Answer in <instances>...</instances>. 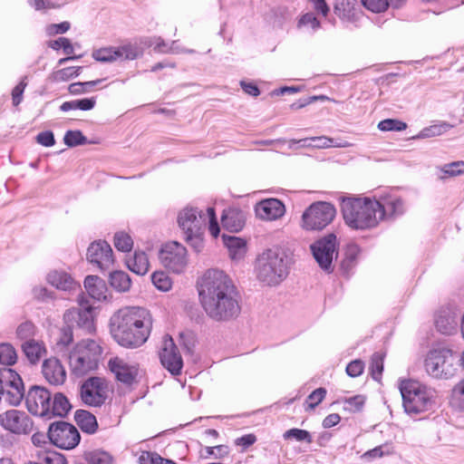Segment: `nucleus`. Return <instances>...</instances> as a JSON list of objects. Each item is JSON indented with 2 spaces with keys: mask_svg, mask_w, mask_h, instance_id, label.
Here are the masks:
<instances>
[{
  "mask_svg": "<svg viewBox=\"0 0 464 464\" xmlns=\"http://www.w3.org/2000/svg\"><path fill=\"white\" fill-rule=\"evenodd\" d=\"M283 438L285 440H295L296 441H306L308 443H311L313 440L311 434L307 430L296 428L286 430L283 434Z\"/></svg>",
  "mask_w": 464,
  "mask_h": 464,
  "instance_id": "obj_48",
  "label": "nucleus"
},
{
  "mask_svg": "<svg viewBox=\"0 0 464 464\" xmlns=\"http://www.w3.org/2000/svg\"><path fill=\"white\" fill-rule=\"evenodd\" d=\"M0 426L14 434H28L34 423L25 411L13 409L0 413Z\"/></svg>",
  "mask_w": 464,
  "mask_h": 464,
  "instance_id": "obj_15",
  "label": "nucleus"
},
{
  "mask_svg": "<svg viewBox=\"0 0 464 464\" xmlns=\"http://www.w3.org/2000/svg\"><path fill=\"white\" fill-rule=\"evenodd\" d=\"M335 217L336 208L332 203L316 201L304 211L301 227L308 231H320L330 225Z\"/></svg>",
  "mask_w": 464,
  "mask_h": 464,
  "instance_id": "obj_8",
  "label": "nucleus"
},
{
  "mask_svg": "<svg viewBox=\"0 0 464 464\" xmlns=\"http://www.w3.org/2000/svg\"><path fill=\"white\" fill-rule=\"evenodd\" d=\"M92 56L94 60L102 63H111L118 60L116 47H103L94 50Z\"/></svg>",
  "mask_w": 464,
  "mask_h": 464,
  "instance_id": "obj_38",
  "label": "nucleus"
},
{
  "mask_svg": "<svg viewBox=\"0 0 464 464\" xmlns=\"http://www.w3.org/2000/svg\"><path fill=\"white\" fill-rule=\"evenodd\" d=\"M208 222V231L213 237L219 235L215 209L208 208L204 213L198 208L187 206L177 215V223L181 230L184 241L196 252L200 253L205 247V230Z\"/></svg>",
  "mask_w": 464,
  "mask_h": 464,
  "instance_id": "obj_3",
  "label": "nucleus"
},
{
  "mask_svg": "<svg viewBox=\"0 0 464 464\" xmlns=\"http://www.w3.org/2000/svg\"><path fill=\"white\" fill-rule=\"evenodd\" d=\"M107 366L117 381L126 384H131L138 375L137 366L119 356L111 357Z\"/></svg>",
  "mask_w": 464,
  "mask_h": 464,
  "instance_id": "obj_20",
  "label": "nucleus"
},
{
  "mask_svg": "<svg viewBox=\"0 0 464 464\" xmlns=\"http://www.w3.org/2000/svg\"><path fill=\"white\" fill-rule=\"evenodd\" d=\"M440 170L443 174L440 176V179L461 175L464 173V161L458 160L444 164L442 167H440Z\"/></svg>",
  "mask_w": 464,
  "mask_h": 464,
  "instance_id": "obj_36",
  "label": "nucleus"
},
{
  "mask_svg": "<svg viewBox=\"0 0 464 464\" xmlns=\"http://www.w3.org/2000/svg\"><path fill=\"white\" fill-rule=\"evenodd\" d=\"M81 401L88 407H101L108 397V383L104 378L90 377L80 387Z\"/></svg>",
  "mask_w": 464,
  "mask_h": 464,
  "instance_id": "obj_12",
  "label": "nucleus"
},
{
  "mask_svg": "<svg viewBox=\"0 0 464 464\" xmlns=\"http://www.w3.org/2000/svg\"><path fill=\"white\" fill-rule=\"evenodd\" d=\"M82 67H66L53 72L51 79L53 82H66L80 74Z\"/></svg>",
  "mask_w": 464,
  "mask_h": 464,
  "instance_id": "obj_39",
  "label": "nucleus"
},
{
  "mask_svg": "<svg viewBox=\"0 0 464 464\" xmlns=\"http://www.w3.org/2000/svg\"><path fill=\"white\" fill-rule=\"evenodd\" d=\"M27 85L26 77L23 78L22 81L13 89L12 92V100L13 104L17 106L21 103L23 100V93Z\"/></svg>",
  "mask_w": 464,
  "mask_h": 464,
  "instance_id": "obj_59",
  "label": "nucleus"
},
{
  "mask_svg": "<svg viewBox=\"0 0 464 464\" xmlns=\"http://www.w3.org/2000/svg\"><path fill=\"white\" fill-rule=\"evenodd\" d=\"M449 128V125L446 123L440 125H432L427 128H424L417 136V138L424 139L430 138L435 136H440L443 134Z\"/></svg>",
  "mask_w": 464,
  "mask_h": 464,
  "instance_id": "obj_53",
  "label": "nucleus"
},
{
  "mask_svg": "<svg viewBox=\"0 0 464 464\" xmlns=\"http://www.w3.org/2000/svg\"><path fill=\"white\" fill-rule=\"evenodd\" d=\"M151 40L139 38L116 47L118 60H134L151 45Z\"/></svg>",
  "mask_w": 464,
  "mask_h": 464,
  "instance_id": "obj_23",
  "label": "nucleus"
},
{
  "mask_svg": "<svg viewBox=\"0 0 464 464\" xmlns=\"http://www.w3.org/2000/svg\"><path fill=\"white\" fill-rule=\"evenodd\" d=\"M257 280L269 286L280 285L288 276L289 263L285 253L278 248L264 250L256 258Z\"/></svg>",
  "mask_w": 464,
  "mask_h": 464,
  "instance_id": "obj_5",
  "label": "nucleus"
},
{
  "mask_svg": "<svg viewBox=\"0 0 464 464\" xmlns=\"http://www.w3.org/2000/svg\"><path fill=\"white\" fill-rule=\"evenodd\" d=\"M223 241L232 259L240 260L245 256L246 253V243L244 239L223 235Z\"/></svg>",
  "mask_w": 464,
  "mask_h": 464,
  "instance_id": "obj_29",
  "label": "nucleus"
},
{
  "mask_svg": "<svg viewBox=\"0 0 464 464\" xmlns=\"http://www.w3.org/2000/svg\"><path fill=\"white\" fill-rule=\"evenodd\" d=\"M17 354L14 346L10 343L0 344V363L13 365L16 362Z\"/></svg>",
  "mask_w": 464,
  "mask_h": 464,
  "instance_id": "obj_34",
  "label": "nucleus"
},
{
  "mask_svg": "<svg viewBox=\"0 0 464 464\" xmlns=\"http://www.w3.org/2000/svg\"><path fill=\"white\" fill-rule=\"evenodd\" d=\"M353 10L349 0H341L334 6V13L342 19H349L353 14Z\"/></svg>",
  "mask_w": 464,
  "mask_h": 464,
  "instance_id": "obj_52",
  "label": "nucleus"
},
{
  "mask_svg": "<svg viewBox=\"0 0 464 464\" xmlns=\"http://www.w3.org/2000/svg\"><path fill=\"white\" fill-rule=\"evenodd\" d=\"M376 200L380 204L378 209L380 221L396 218L406 211L404 200L395 194L383 193Z\"/></svg>",
  "mask_w": 464,
  "mask_h": 464,
  "instance_id": "obj_19",
  "label": "nucleus"
},
{
  "mask_svg": "<svg viewBox=\"0 0 464 464\" xmlns=\"http://www.w3.org/2000/svg\"><path fill=\"white\" fill-rule=\"evenodd\" d=\"M364 402V396L355 395L344 400L343 408L345 411H348L350 412H357L362 409Z\"/></svg>",
  "mask_w": 464,
  "mask_h": 464,
  "instance_id": "obj_50",
  "label": "nucleus"
},
{
  "mask_svg": "<svg viewBox=\"0 0 464 464\" xmlns=\"http://www.w3.org/2000/svg\"><path fill=\"white\" fill-rule=\"evenodd\" d=\"M372 379L379 382L383 371V355L380 353L372 354L370 365Z\"/></svg>",
  "mask_w": 464,
  "mask_h": 464,
  "instance_id": "obj_46",
  "label": "nucleus"
},
{
  "mask_svg": "<svg viewBox=\"0 0 464 464\" xmlns=\"http://www.w3.org/2000/svg\"><path fill=\"white\" fill-rule=\"evenodd\" d=\"M102 351L99 341L85 339L78 343L69 355L72 373L82 376L97 369Z\"/></svg>",
  "mask_w": 464,
  "mask_h": 464,
  "instance_id": "obj_7",
  "label": "nucleus"
},
{
  "mask_svg": "<svg viewBox=\"0 0 464 464\" xmlns=\"http://www.w3.org/2000/svg\"><path fill=\"white\" fill-rule=\"evenodd\" d=\"M109 282L111 286L118 292H127L131 285L129 275L123 271L111 273Z\"/></svg>",
  "mask_w": 464,
  "mask_h": 464,
  "instance_id": "obj_32",
  "label": "nucleus"
},
{
  "mask_svg": "<svg viewBox=\"0 0 464 464\" xmlns=\"http://www.w3.org/2000/svg\"><path fill=\"white\" fill-rule=\"evenodd\" d=\"M256 217L264 221H276L285 213V205L277 198H266L255 206Z\"/></svg>",
  "mask_w": 464,
  "mask_h": 464,
  "instance_id": "obj_21",
  "label": "nucleus"
},
{
  "mask_svg": "<svg viewBox=\"0 0 464 464\" xmlns=\"http://www.w3.org/2000/svg\"><path fill=\"white\" fill-rule=\"evenodd\" d=\"M27 410L34 415L47 416L51 411V393L41 386H33L25 397Z\"/></svg>",
  "mask_w": 464,
  "mask_h": 464,
  "instance_id": "obj_16",
  "label": "nucleus"
},
{
  "mask_svg": "<svg viewBox=\"0 0 464 464\" xmlns=\"http://www.w3.org/2000/svg\"><path fill=\"white\" fill-rule=\"evenodd\" d=\"M22 351L32 364H37L47 353L45 343L42 340L32 339L21 344Z\"/></svg>",
  "mask_w": 464,
  "mask_h": 464,
  "instance_id": "obj_25",
  "label": "nucleus"
},
{
  "mask_svg": "<svg viewBox=\"0 0 464 464\" xmlns=\"http://www.w3.org/2000/svg\"><path fill=\"white\" fill-rule=\"evenodd\" d=\"M200 304L216 322H227L241 312L240 295L232 279L218 269L207 270L197 283Z\"/></svg>",
  "mask_w": 464,
  "mask_h": 464,
  "instance_id": "obj_1",
  "label": "nucleus"
},
{
  "mask_svg": "<svg viewBox=\"0 0 464 464\" xmlns=\"http://www.w3.org/2000/svg\"><path fill=\"white\" fill-rule=\"evenodd\" d=\"M49 46L53 50H59L63 48L65 54H72L73 53V46L70 40L65 37H60L59 39L53 41L49 44Z\"/></svg>",
  "mask_w": 464,
  "mask_h": 464,
  "instance_id": "obj_57",
  "label": "nucleus"
},
{
  "mask_svg": "<svg viewBox=\"0 0 464 464\" xmlns=\"http://www.w3.org/2000/svg\"><path fill=\"white\" fill-rule=\"evenodd\" d=\"M424 365L427 373L437 379H449L455 372L453 354L447 348L430 351L426 356Z\"/></svg>",
  "mask_w": 464,
  "mask_h": 464,
  "instance_id": "obj_9",
  "label": "nucleus"
},
{
  "mask_svg": "<svg viewBox=\"0 0 464 464\" xmlns=\"http://www.w3.org/2000/svg\"><path fill=\"white\" fill-rule=\"evenodd\" d=\"M86 256L90 263L102 271L110 269L114 263L111 246L102 240L92 242L87 249Z\"/></svg>",
  "mask_w": 464,
  "mask_h": 464,
  "instance_id": "obj_18",
  "label": "nucleus"
},
{
  "mask_svg": "<svg viewBox=\"0 0 464 464\" xmlns=\"http://www.w3.org/2000/svg\"><path fill=\"white\" fill-rule=\"evenodd\" d=\"M161 364L172 374L179 375L183 367V360L173 339L165 335L160 351Z\"/></svg>",
  "mask_w": 464,
  "mask_h": 464,
  "instance_id": "obj_17",
  "label": "nucleus"
},
{
  "mask_svg": "<svg viewBox=\"0 0 464 464\" xmlns=\"http://www.w3.org/2000/svg\"><path fill=\"white\" fill-rule=\"evenodd\" d=\"M36 140L44 147H51L55 143L53 133L49 130L40 132L36 136Z\"/></svg>",
  "mask_w": 464,
  "mask_h": 464,
  "instance_id": "obj_60",
  "label": "nucleus"
},
{
  "mask_svg": "<svg viewBox=\"0 0 464 464\" xmlns=\"http://www.w3.org/2000/svg\"><path fill=\"white\" fill-rule=\"evenodd\" d=\"M311 140L314 149L344 148L348 146L347 143H336L334 139L326 136L311 137Z\"/></svg>",
  "mask_w": 464,
  "mask_h": 464,
  "instance_id": "obj_44",
  "label": "nucleus"
},
{
  "mask_svg": "<svg viewBox=\"0 0 464 464\" xmlns=\"http://www.w3.org/2000/svg\"><path fill=\"white\" fill-rule=\"evenodd\" d=\"M313 256L319 266L330 273L333 271V260L337 256V238L334 234H328L311 245Z\"/></svg>",
  "mask_w": 464,
  "mask_h": 464,
  "instance_id": "obj_14",
  "label": "nucleus"
},
{
  "mask_svg": "<svg viewBox=\"0 0 464 464\" xmlns=\"http://www.w3.org/2000/svg\"><path fill=\"white\" fill-rule=\"evenodd\" d=\"M402 406L407 414L416 416L432 409L435 392L414 380H403L399 384Z\"/></svg>",
  "mask_w": 464,
  "mask_h": 464,
  "instance_id": "obj_6",
  "label": "nucleus"
},
{
  "mask_svg": "<svg viewBox=\"0 0 464 464\" xmlns=\"http://www.w3.org/2000/svg\"><path fill=\"white\" fill-rule=\"evenodd\" d=\"M453 399L464 409V378L454 387Z\"/></svg>",
  "mask_w": 464,
  "mask_h": 464,
  "instance_id": "obj_61",
  "label": "nucleus"
},
{
  "mask_svg": "<svg viewBox=\"0 0 464 464\" xmlns=\"http://www.w3.org/2000/svg\"><path fill=\"white\" fill-rule=\"evenodd\" d=\"M63 141L68 147H76L87 143V138L80 130H68L65 132Z\"/></svg>",
  "mask_w": 464,
  "mask_h": 464,
  "instance_id": "obj_47",
  "label": "nucleus"
},
{
  "mask_svg": "<svg viewBox=\"0 0 464 464\" xmlns=\"http://www.w3.org/2000/svg\"><path fill=\"white\" fill-rule=\"evenodd\" d=\"M71 409V404L67 398L62 393H56L53 399H51L50 414L64 416Z\"/></svg>",
  "mask_w": 464,
  "mask_h": 464,
  "instance_id": "obj_33",
  "label": "nucleus"
},
{
  "mask_svg": "<svg viewBox=\"0 0 464 464\" xmlns=\"http://www.w3.org/2000/svg\"><path fill=\"white\" fill-rule=\"evenodd\" d=\"M240 86L246 93L251 96L256 97L260 93L258 87L253 82L241 81Z\"/></svg>",
  "mask_w": 464,
  "mask_h": 464,
  "instance_id": "obj_64",
  "label": "nucleus"
},
{
  "mask_svg": "<svg viewBox=\"0 0 464 464\" xmlns=\"http://www.w3.org/2000/svg\"><path fill=\"white\" fill-rule=\"evenodd\" d=\"M75 420L79 427L87 433H94L98 428L96 418L93 414L84 410L75 412Z\"/></svg>",
  "mask_w": 464,
  "mask_h": 464,
  "instance_id": "obj_31",
  "label": "nucleus"
},
{
  "mask_svg": "<svg viewBox=\"0 0 464 464\" xmlns=\"http://www.w3.org/2000/svg\"><path fill=\"white\" fill-rule=\"evenodd\" d=\"M152 322L149 310L138 306L123 307L111 315L110 332L121 346L138 348L148 340Z\"/></svg>",
  "mask_w": 464,
  "mask_h": 464,
  "instance_id": "obj_2",
  "label": "nucleus"
},
{
  "mask_svg": "<svg viewBox=\"0 0 464 464\" xmlns=\"http://www.w3.org/2000/svg\"><path fill=\"white\" fill-rule=\"evenodd\" d=\"M66 3V0H28V5L35 11L59 8Z\"/></svg>",
  "mask_w": 464,
  "mask_h": 464,
  "instance_id": "obj_42",
  "label": "nucleus"
},
{
  "mask_svg": "<svg viewBox=\"0 0 464 464\" xmlns=\"http://www.w3.org/2000/svg\"><path fill=\"white\" fill-rule=\"evenodd\" d=\"M151 281L155 287L162 292L169 291L172 286L171 278L163 271L154 272L151 276Z\"/></svg>",
  "mask_w": 464,
  "mask_h": 464,
  "instance_id": "obj_43",
  "label": "nucleus"
},
{
  "mask_svg": "<svg viewBox=\"0 0 464 464\" xmlns=\"http://www.w3.org/2000/svg\"><path fill=\"white\" fill-rule=\"evenodd\" d=\"M36 334V327L31 322H24L19 324L15 333L16 337L23 343L34 339Z\"/></svg>",
  "mask_w": 464,
  "mask_h": 464,
  "instance_id": "obj_41",
  "label": "nucleus"
},
{
  "mask_svg": "<svg viewBox=\"0 0 464 464\" xmlns=\"http://www.w3.org/2000/svg\"><path fill=\"white\" fill-rule=\"evenodd\" d=\"M407 124L395 119H386L378 123V129L382 131H401L406 130Z\"/></svg>",
  "mask_w": 464,
  "mask_h": 464,
  "instance_id": "obj_49",
  "label": "nucleus"
},
{
  "mask_svg": "<svg viewBox=\"0 0 464 464\" xmlns=\"http://www.w3.org/2000/svg\"><path fill=\"white\" fill-rule=\"evenodd\" d=\"M114 246L121 252H130L133 247L131 237L124 231H119L114 235Z\"/></svg>",
  "mask_w": 464,
  "mask_h": 464,
  "instance_id": "obj_37",
  "label": "nucleus"
},
{
  "mask_svg": "<svg viewBox=\"0 0 464 464\" xmlns=\"http://www.w3.org/2000/svg\"><path fill=\"white\" fill-rule=\"evenodd\" d=\"M360 248L357 245L348 246L345 252V261L349 262L350 264L353 263L360 255Z\"/></svg>",
  "mask_w": 464,
  "mask_h": 464,
  "instance_id": "obj_63",
  "label": "nucleus"
},
{
  "mask_svg": "<svg viewBox=\"0 0 464 464\" xmlns=\"http://www.w3.org/2000/svg\"><path fill=\"white\" fill-rule=\"evenodd\" d=\"M38 459L45 464H66V459L61 453L53 450H38Z\"/></svg>",
  "mask_w": 464,
  "mask_h": 464,
  "instance_id": "obj_35",
  "label": "nucleus"
},
{
  "mask_svg": "<svg viewBox=\"0 0 464 464\" xmlns=\"http://www.w3.org/2000/svg\"><path fill=\"white\" fill-rule=\"evenodd\" d=\"M380 204L375 198H347L342 204L345 224L353 229L366 230L380 224L378 209Z\"/></svg>",
  "mask_w": 464,
  "mask_h": 464,
  "instance_id": "obj_4",
  "label": "nucleus"
},
{
  "mask_svg": "<svg viewBox=\"0 0 464 464\" xmlns=\"http://www.w3.org/2000/svg\"><path fill=\"white\" fill-rule=\"evenodd\" d=\"M393 452V446L391 443H384L363 453L362 459L371 460L383 456L391 455Z\"/></svg>",
  "mask_w": 464,
  "mask_h": 464,
  "instance_id": "obj_40",
  "label": "nucleus"
},
{
  "mask_svg": "<svg viewBox=\"0 0 464 464\" xmlns=\"http://www.w3.org/2000/svg\"><path fill=\"white\" fill-rule=\"evenodd\" d=\"M299 26L305 27L312 32H314L320 27V22L312 13L304 14L299 20Z\"/></svg>",
  "mask_w": 464,
  "mask_h": 464,
  "instance_id": "obj_55",
  "label": "nucleus"
},
{
  "mask_svg": "<svg viewBox=\"0 0 464 464\" xmlns=\"http://www.w3.org/2000/svg\"><path fill=\"white\" fill-rule=\"evenodd\" d=\"M140 464H177L176 462L161 458L155 452L143 451L139 457Z\"/></svg>",
  "mask_w": 464,
  "mask_h": 464,
  "instance_id": "obj_45",
  "label": "nucleus"
},
{
  "mask_svg": "<svg viewBox=\"0 0 464 464\" xmlns=\"http://www.w3.org/2000/svg\"><path fill=\"white\" fill-rule=\"evenodd\" d=\"M78 307L68 309L63 314V320L68 328L63 333H72L70 326H79L89 332L93 330L94 307L83 294L78 296Z\"/></svg>",
  "mask_w": 464,
  "mask_h": 464,
  "instance_id": "obj_10",
  "label": "nucleus"
},
{
  "mask_svg": "<svg viewBox=\"0 0 464 464\" xmlns=\"http://www.w3.org/2000/svg\"><path fill=\"white\" fill-rule=\"evenodd\" d=\"M364 370V362L362 360H353L346 366V373L353 378L360 376Z\"/></svg>",
  "mask_w": 464,
  "mask_h": 464,
  "instance_id": "obj_58",
  "label": "nucleus"
},
{
  "mask_svg": "<svg viewBox=\"0 0 464 464\" xmlns=\"http://www.w3.org/2000/svg\"><path fill=\"white\" fill-rule=\"evenodd\" d=\"M84 287L89 295L98 301L107 298V286L103 279L97 276H88L84 280Z\"/></svg>",
  "mask_w": 464,
  "mask_h": 464,
  "instance_id": "obj_27",
  "label": "nucleus"
},
{
  "mask_svg": "<svg viewBox=\"0 0 464 464\" xmlns=\"http://www.w3.org/2000/svg\"><path fill=\"white\" fill-rule=\"evenodd\" d=\"M42 372L45 380L52 385H62L66 381V371L61 362L55 357L44 361Z\"/></svg>",
  "mask_w": 464,
  "mask_h": 464,
  "instance_id": "obj_22",
  "label": "nucleus"
},
{
  "mask_svg": "<svg viewBox=\"0 0 464 464\" xmlns=\"http://www.w3.org/2000/svg\"><path fill=\"white\" fill-rule=\"evenodd\" d=\"M365 8L372 13H381L386 10L389 5L387 0H361Z\"/></svg>",
  "mask_w": 464,
  "mask_h": 464,
  "instance_id": "obj_56",
  "label": "nucleus"
},
{
  "mask_svg": "<svg viewBox=\"0 0 464 464\" xmlns=\"http://www.w3.org/2000/svg\"><path fill=\"white\" fill-rule=\"evenodd\" d=\"M47 282L58 290L71 292L80 287V285L66 271L54 269L46 275Z\"/></svg>",
  "mask_w": 464,
  "mask_h": 464,
  "instance_id": "obj_24",
  "label": "nucleus"
},
{
  "mask_svg": "<svg viewBox=\"0 0 464 464\" xmlns=\"http://www.w3.org/2000/svg\"><path fill=\"white\" fill-rule=\"evenodd\" d=\"M130 271L137 275H145L150 268V262L147 255L142 251H136L134 256L127 261Z\"/></svg>",
  "mask_w": 464,
  "mask_h": 464,
  "instance_id": "obj_30",
  "label": "nucleus"
},
{
  "mask_svg": "<svg viewBox=\"0 0 464 464\" xmlns=\"http://www.w3.org/2000/svg\"><path fill=\"white\" fill-rule=\"evenodd\" d=\"M159 259L165 268L176 274L183 273L188 265V250L178 241L162 245L159 251Z\"/></svg>",
  "mask_w": 464,
  "mask_h": 464,
  "instance_id": "obj_11",
  "label": "nucleus"
},
{
  "mask_svg": "<svg viewBox=\"0 0 464 464\" xmlns=\"http://www.w3.org/2000/svg\"><path fill=\"white\" fill-rule=\"evenodd\" d=\"M326 390L324 388H317L307 397L306 410L314 409L325 397Z\"/></svg>",
  "mask_w": 464,
  "mask_h": 464,
  "instance_id": "obj_54",
  "label": "nucleus"
},
{
  "mask_svg": "<svg viewBox=\"0 0 464 464\" xmlns=\"http://www.w3.org/2000/svg\"><path fill=\"white\" fill-rule=\"evenodd\" d=\"M50 442L63 450L75 448L80 442V433L77 429L70 423L58 421L51 424L48 430Z\"/></svg>",
  "mask_w": 464,
  "mask_h": 464,
  "instance_id": "obj_13",
  "label": "nucleus"
},
{
  "mask_svg": "<svg viewBox=\"0 0 464 464\" xmlns=\"http://www.w3.org/2000/svg\"><path fill=\"white\" fill-rule=\"evenodd\" d=\"M245 214L237 208H228L223 212L222 224L231 231H239L245 226Z\"/></svg>",
  "mask_w": 464,
  "mask_h": 464,
  "instance_id": "obj_28",
  "label": "nucleus"
},
{
  "mask_svg": "<svg viewBox=\"0 0 464 464\" xmlns=\"http://www.w3.org/2000/svg\"><path fill=\"white\" fill-rule=\"evenodd\" d=\"M435 325L437 330L441 334H450L456 332L458 320L453 312L450 310H441L436 315Z\"/></svg>",
  "mask_w": 464,
  "mask_h": 464,
  "instance_id": "obj_26",
  "label": "nucleus"
},
{
  "mask_svg": "<svg viewBox=\"0 0 464 464\" xmlns=\"http://www.w3.org/2000/svg\"><path fill=\"white\" fill-rule=\"evenodd\" d=\"M86 460L90 464H111V455L105 451H92L86 455Z\"/></svg>",
  "mask_w": 464,
  "mask_h": 464,
  "instance_id": "obj_51",
  "label": "nucleus"
},
{
  "mask_svg": "<svg viewBox=\"0 0 464 464\" xmlns=\"http://www.w3.org/2000/svg\"><path fill=\"white\" fill-rule=\"evenodd\" d=\"M195 51L192 49H186L182 47L177 41H173L169 46L163 50V53H194Z\"/></svg>",
  "mask_w": 464,
  "mask_h": 464,
  "instance_id": "obj_62",
  "label": "nucleus"
}]
</instances>
